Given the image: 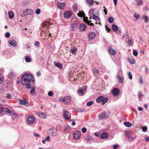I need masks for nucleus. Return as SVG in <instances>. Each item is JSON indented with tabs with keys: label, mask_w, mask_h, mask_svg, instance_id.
Wrapping results in <instances>:
<instances>
[{
	"label": "nucleus",
	"mask_w": 149,
	"mask_h": 149,
	"mask_svg": "<svg viewBox=\"0 0 149 149\" xmlns=\"http://www.w3.org/2000/svg\"><path fill=\"white\" fill-rule=\"evenodd\" d=\"M125 135L128 139L130 141H133L135 139V138L133 136V133L131 132H126Z\"/></svg>",
	"instance_id": "7ed1b4c3"
},
{
	"label": "nucleus",
	"mask_w": 149,
	"mask_h": 149,
	"mask_svg": "<svg viewBox=\"0 0 149 149\" xmlns=\"http://www.w3.org/2000/svg\"><path fill=\"white\" fill-rule=\"evenodd\" d=\"M70 27L72 30V31H74L77 29V23H76L74 24H70Z\"/></svg>",
	"instance_id": "9b49d317"
},
{
	"label": "nucleus",
	"mask_w": 149,
	"mask_h": 149,
	"mask_svg": "<svg viewBox=\"0 0 149 149\" xmlns=\"http://www.w3.org/2000/svg\"><path fill=\"white\" fill-rule=\"evenodd\" d=\"M133 54L134 56H136L138 55V52L136 51H134L133 52Z\"/></svg>",
	"instance_id": "0e129e2a"
},
{
	"label": "nucleus",
	"mask_w": 149,
	"mask_h": 149,
	"mask_svg": "<svg viewBox=\"0 0 149 149\" xmlns=\"http://www.w3.org/2000/svg\"><path fill=\"white\" fill-rule=\"evenodd\" d=\"M77 92L78 94H80L81 96L84 95L85 94L83 89L82 88L78 89L77 91Z\"/></svg>",
	"instance_id": "6ab92c4d"
},
{
	"label": "nucleus",
	"mask_w": 149,
	"mask_h": 149,
	"mask_svg": "<svg viewBox=\"0 0 149 149\" xmlns=\"http://www.w3.org/2000/svg\"><path fill=\"white\" fill-rule=\"evenodd\" d=\"M120 93L119 89L117 88H113L112 91V94L115 96L118 95Z\"/></svg>",
	"instance_id": "9d476101"
},
{
	"label": "nucleus",
	"mask_w": 149,
	"mask_h": 149,
	"mask_svg": "<svg viewBox=\"0 0 149 149\" xmlns=\"http://www.w3.org/2000/svg\"><path fill=\"white\" fill-rule=\"evenodd\" d=\"M105 6H104L103 8H104V9L103 10L104 12L105 13V15H106L107 13V9L106 8H105Z\"/></svg>",
	"instance_id": "4d7b16f0"
},
{
	"label": "nucleus",
	"mask_w": 149,
	"mask_h": 149,
	"mask_svg": "<svg viewBox=\"0 0 149 149\" xmlns=\"http://www.w3.org/2000/svg\"><path fill=\"white\" fill-rule=\"evenodd\" d=\"M86 130L87 129L86 128L83 127L82 129V132L83 133H85L86 132Z\"/></svg>",
	"instance_id": "052dcab7"
},
{
	"label": "nucleus",
	"mask_w": 149,
	"mask_h": 149,
	"mask_svg": "<svg viewBox=\"0 0 149 149\" xmlns=\"http://www.w3.org/2000/svg\"><path fill=\"white\" fill-rule=\"evenodd\" d=\"M142 19L145 20V22H147L148 20V18L147 16L144 15L143 16Z\"/></svg>",
	"instance_id": "e433bc0d"
},
{
	"label": "nucleus",
	"mask_w": 149,
	"mask_h": 149,
	"mask_svg": "<svg viewBox=\"0 0 149 149\" xmlns=\"http://www.w3.org/2000/svg\"><path fill=\"white\" fill-rule=\"evenodd\" d=\"M143 96V95L142 94L141 92H139L138 93V97L139 99V101H142V99L141 98V96Z\"/></svg>",
	"instance_id": "4c0bfd02"
},
{
	"label": "nucleus",
	"mask_w": 149,
	"mask_h": 149,
	"mask_svg": "<svg viewBox=\"0 0 149 149\" xmlns=\"http://www.w3.org/2000/svg\"><path fill=\"white\" fill-rule=\"evenodd\" d=\"M71 97L70 96L66 95L63 98V102L65 104L69 103L71 100Z\"/></svg>",
	"instance_id": "423d86ee"
},
{
	"label": "nucleus",
	"mask_w": 149,
	"mask_h": 149,
	"mask_svg": "<svg viewBox=\"0 0 149 149\" xmlns=\"http://www.w3.org/2000/svg\"><path fill=\"white\" fill-rule=\"evenodd\" d=\"M48 95L49 96H51L53 95V92L52 91H50L48 93Z\"/></svg>",
	"instance_id": "864d4df0"
},
{
	"label": "nucleus",
	"mask_w": 149,
	"mask_h": 149,
	"mask_svg": "<svg viewBox=\"0 0 149 149\" xmlns=\"http://www.w3.org/2000/svg\"><path fill=\"white\" fill-rule=\"evenodd\" d=\"M31 82H25V84L23 85H26V87L27 88V89H30L31 88V85L30 84V83Z\"/></svg>",
	"instance_id": "a878e982"
},
{
	"label": "nucleus",
	"mask_w": 149,
	"mask_h": 149,
	"mask_svg": "<svg viewBox=\"0 0 149 149\" xmlns=\"http://www.w3.org/2000/svg\"><path fill=\"white\" fill-rule=\"evenodd\" d=\"M71 53L72 54H74L77 52V49L76 48L72 49L70 50Z\"/></svg>",
	"instance_id": "c9c22d12"
},
{
	"label": "nucleus",
	"mask_w": 149,
	"mask_h": 149,
	"mask_svg": "<svg viewBox=\"0 0 149 149\" xmlns=\"http://www.w3.org/2000/svg\"><path fill=\"white\" fill-rule=\"evenodd\" d=\"M95 34L94 33L91 32L89 34V38L90 39H93L95 38Z\"/></svg>",
	"instance_id": "4be33fe9"
},
{
	"label": "nucleus",
	"mask_w": 149,
	"mask_h": 149,
	"mask_svg": "<svg viewBox=\"0 0 149 149\" xmlns=\"http://www.w3.org/2000/svg\"><path fill=\"white\" fill-rule=\"evenodd\" d=\"M27 121L29 124H32L35 121L34 118L32 116H29L27 118Z\"/></svg>",
	"instance_id": "1a4fd4ad"
},
{
	"label": "nucleus",
	"mask_w": 149,
	"mask_h": 149,
	"mask_svg": "<svg viewBox=\"0 0 149 149\" xmlns=\"http://www.w3.org/2000/svg\"><path fill=\"white\" fill-rule=\"evenodd\" d=\"M124 125L127 127H130L132 125V124L129 122H125L124 123Z\"/></svg>",
	"instance_id": "bb28decb"
},
{
	"label": "nucleus",
	"mask_w": 149,
	"mask_h": 149,
	"mask_svg": "<svg viewBox=\"0 0 149 149\" xmlns=\"http://www.w3.org/2000/svg\"><path fill=\"white\" fill-rule=\"evenodd\" d=\"M40 45V43L38 41H36L34 43V45L36 46H38Z\"/></svg>",
	"instance_id": "13d9d810"
},
{
	"label": "nucleus",
	"mask_w": 149,
	"mask_h": 149,
	"mask_svg": "<svg viewBox=\"0 0 149 149\" xmlns=\"http://www.w3.org/2000/svg\"><path fill=\"white\" fill-rule=\"evenodd\" d=\"M71 127L68 125L64 126L63 131L65 132H69L71 130Z\"/></svg>",
	"instance_id": "2eb2a0df"
},
{
	"label": "nucleus",
	"mask_w": 149,
	"mask_h": 149,
	"mask_svg": "<svg viewBox=\"0 0 149 149\" xmlns=\"http://www.w3.org/2000/svg\"><path fill=\"white\" fill-rule=\"evenodd\" d=\"M23 12H24V14L23 15L21 14L22 17H24L27 15L32 16L34 13L33 11L30 9H26L23 11Z\"/></svg>",
	"instance_id": "f03ea898"
},
{
	"label": "nucleus",
	"mask_w": 149,
	"mask_h": 149,
	"mask_svg": "<svg viewBox=\"0 0 149 149\" xmlns=\"http://www.w3.org/2000/svg\"><path fill=\"white\" fill-rule=\"evenodd\" d=\"M128 75L129 76V78L130 79H132V76L130 72H129L128 73Z\"/></svg>",
	"instance_id": "3c124183"
},
{
	"label": "nucleus",
	"mask_w": 149,
	"mask_h": 149,
	"mask_svg": "<svg viewBox=\"0 0 149 149\" xmlns=\"http://www.w3.org/2000/svg\"><path fill=\"white\" fill-rule=\"evenodd\" d=\"M19 104L23 105H26V103L28 102L26 101L25 100H19Z\"/></svg>",
	"instance_id": "7c9ffc66"
},
{
	"label": "nucleus",
	"mask_w": 149,
	"mask_h": 149,
	"mask_svg": "<svg viewBox=\"0 0 149 149\" xmlns=\"http://www.w3.org/2000/svg\"><path fill=\"white\" fill-rule=\"evenodd\" d=\"M147 130V128L146 126H144L142 128V131L143 132H146Z\"/></svg>",
	"instance_id": "de8ad7c7"
},
{
	"label": "nucleus",
	"mask_w": 149,
	"mask_h": 149,
	"mask_svg": "<svg viewBox=\"0 0 149 149\" xmlns=\"http://www.w3.org/2000/svg\"><path fill=\"white\" fill-rule=\"evenodd\" d=\"M51 22L49 21H47L45 22H44L42 24V26L43 27L44 26H47V27H49V26L50 25H51Z\"/></svg>",
	"instance_id": "412c9836"
},
{
	"label": "nucleus",
	"mask_w": 149,
	"mask_h": 149,
	"mask_svg": "<svg viewBox=\"0 0 149 149\" xmlns=\"http://www.w3.org/2000/svg\"><path fill=\"white\" fill-rule=\"evenodd\" d=\"M94 10L93 9H90L88 12V13L89 14V15L90 16V17H91V16H93L94 14Z\"/></svg>",
	"instance_id": "c756f323"
},
{
	"label": "nucleus",
	"mask_w": 149,
	"mask_h": 149,
	"mask_svg": "<svg viewBox=\"0 0 149 149\" xmlns=\"http://www.w3.org/2000/svg\"><path fill=\"white\" fill-rule=\"evenodd\" d=\"M105 100V98L103 96H100L98 97L96 100V101L98 103L102 102Z\"/></svg>",
	"instance_id": "f8f14e48"
},
{
	"label": "nucleus",
	"mask_w": 149,
	"mask_h": 149,
	"mask_svg": "<svg viewBox=\"0 0 149 149\" xmlns=\"http://www.w3.org/2000/svg\"><path fill=\"white\" fill-rule=\"evenodd\" d=\"M127 43L129 45H132V41L131 40H128L127 41Z\"/></svg>",
	"instance_id": "680f3d73"
},
{
	"label": "nucleus",
	"mask_w": 149,
	"mask_h": 149,
	"mask_svg": "<svg viewBox=\"0 0 149 149\" xmlns=\"http://www.w3.org/2000/svg\"><path fill=\"white\" fill-rule=\"evenodd\" d=\"M11 97V95L10 94L7 93L6 95V97L8 98H10Z\"/></svg>",
	"instance_id": "e2e57ef3"
},
{
	"label": "nucleus",
	"mask_w": 149,
	"mask_h": 149,
	"mask_svg": "<svg viewBox=\"0 0 149 149\" xmlns=\"http://www.w3.org/2000/svg\"><path fill=\"white\" fill-rule=\"evenodd\" d=\"M79 16L82 17H84L85 15V14L84 13L83 11H79V14H77Z\"/></svg>",
	"instance_id": "2f4dec72"
},
{
	"label": "nucleus",
	"mask_w": 149,
	"mask_h": 149,
	"mask_svg": "<svg viewBox=\"0 0 149 149\" xmlns=\"http://www.w3.org/2000/svg\"><path fill=\"white\" fill-rule=\"evenodd\" d=\"M36 88L35 87H32V89L31 90V91H30V93L31 94L33 95H35V90Z\"/></svg>",
	"instance_id": "cd10ccee"
},
{
	"label": "nucleus",
	"mask_w": 149,
	"mask_h": 149,
	"mask_svg": "<svg viewBox=\"0 0 149 149\" xmlns=\"http://www.w3.org/2000/svg\"><path fill=\"white\" fill-rule=\"evenodd\" d=\"M5 36L7 38H9L10 36V34L8 32H7L5 34Z\"/></svg>",
	"instance_id": "603ef678"
},
{
	"label": "nucleus",
	"mask_w": 149,
	"mask_h": 149,
	"mask_svg": "<svg viewBox=\"0 0 149 149\" xmlns=\"http://www.w3.org/2000/svg\"><path fill=\"white\" fill-rule=\"evenodd\" d=\"M18 117L17 115L15 113H14L13 115H12V118L13 120H14L17 117Z\"/></svg>",
	"instance_id": "8fccbe9b"
},
{
	"label": "nucleus",
	"mask_w": 149,
	"mask_h": 149,
	"mask_svg": "<svg viewBox=\"0 0 149 149\" xmlns=\"http://www.w3.org/2000/svg\"><path fill=\"white\" fill-rule=\"evenodd\" d=\"M8 14L9 18L10 19L13 18L14 17V14L12 11H9Z\"/></svg>",
	"instance_id": "5701e85b"
},
{
	"label": "nucleus",
	"mask_w": 149,
	"mask_h": 149,
	"mask_svg": "<svg viewBox=\"0 0 149 149\" xmlns=\"http://www.w3.org/2000/svg\"><path fill=\"white\" fill-rule=\"evenodd\" d=\"M89 6H92L94 3V1L93 0H86Z\"/></svg>",
	"instance_id": "72a5a7b5"
},
{
	"label": "nucleus",
	"mask_w": 149,
	"mask_h": 149,
	"mask_svg": "<svg viewBox=\"0 0 149 149\" xmlns=\"http://www.w3.org/2000/svg\"><path fill=\"white\" fill-rule=\"evenodd\" d=\"M70 113L67 111L65 110H63V118L67 120H69L68 118L67 117V116H68V114H66V113Z\"/></svg>",
	"instance_id": "b1692460"
},
{
	"label": "nucleus",
	"mask_w": 149,
	"mask_h": 149,
	"mask_svg": "<svg viewBox=\"0 0 149 149\" xmlns=\"http://www.w3.org/2000/svg\"><path fill=\"white\" fill-rule=\"evenodd\" d=\"M93 103V102L91 101L88 102H87L86 105L87 106L90 107L91 106Z\"/></svg>",
	"instance_id": "79ce46f5"
},
{
	"label": "nucleus",
	"mask_w": 149,
	"mask_h": 149,
	"mask_svg": "<svg viewBox=\"0 0 149 149\" xmlns=\"http://www.w3.org/2000/svg\"><path fill=\"white\" fill-rule=\"evenodd\" d=\"M71 15V12L69 11H67L64 13V17L66 18H69Z\"/></svg>",
	"instance_id": "4468645a"
},
{
	"label": "nucleus",
	"mask_w": 149,
	"mask_h": 149,
	"mask_svg": "<svg viewBox=\"0 0 149 149\" xmlns=\"http://www.w3.org/2000/svg\"><path fill=\"white\" fill-rule=\"evenodd\" d=\"M88 18H86L84 17V21L85 22L87 23L88 25H94L93 23H91V22H92L91 20H90L89 22L88 19H87Z\"/></svg>",
	"instance_id": "f3484780"
},
{
	"label": "nucleus",
	"mask_w": 149,
	"mask_h": 149,
	"mask_svg": "<svg viewBox=\"0 0 149 149\" xmlns=\"http://www.w3.org/2000/svg\"><path fill=\"white\" fill-rule=\"evenodd\" d=\"M9 43L11 46L14 47H16L17 46V43L16 41L13 39L10 40L8 42Z\"/></svg>",
	"instance_id": "6e6552de"
},
{
	"label": "nucleus",
	"mask_w": 149,
	"mask_h": 149,
	"mask_svg": "<svg viewBox=\"0 0 149 149\" xmlns=\"http://www.w3.org/2000/svg\"><path fill=\"white\" fill-rule=\"evenodd\" d=\"M73 9L74 11H75L77 10V7L76 4H74L73 5Z\"/></svg>",
	"instance_id": "09e8293b"
},
{
	"label": "nucleus",
	"mask_w": 149,
	"mask_h": 149,
	"mask_svg": "<svg viewBox=\"0 0 149 149\" xmlns=\"http://www.w3.org/2000/svg\"><path fill=\"white\" fill-rule=\"evenodd\" d=\"M25 60L26 62H30L31 61L30 57L28 56L26 57Z\"/></svg>",
	"instance_id": "37998d69"
},
{
	"label": "nucleus",
	"mask_w": 149,
	"mask_h": 149,
	"mask_svg": "<svg viewBox=\"0 0 149 149\" xmlns=\"http://www.w3.org/2000/svg\"><path fill=\"white\" fill-rule=\"evenodd\" d=\"M117 77L118 78V82L120 83H123L124 82L123 77H121L118 73L117 76Z\"/></svg>",
	"instance_id": "ddd939ff"
},
{
	"label": "nucleus",
	"mask_w": 149,
	"mask_h": 149,
	"mask_svg": "<svg viewBox=\"0 0 149 149\" xmlns=\"http://www.w3.org/2000/svg\"><path fill=\"white\" fill-rule=\"evenodd\" d=\"M109 113L107 112L104 111L99 115L98 118L100 119L106 118L109 116Z\"/></svg>",
	"instance_id": "20e7f679"
},
{
	"label": "nucleus",
	"mask_w": 149,
	"mask_h": 149,
	"mask_svg": "<svg viewBox=\"0 0 149 149\" xmlns=\"http://www.w3.org/2000/svg\"><path fill=\"white\" fill-rule=\"evenodd\" d=\"M112 29L114 31H117L118 29V26L115 24H113L112 25Z\"/></svg>",
	"instance_id": "473e14b6"
},
{
	"label": "nucleus",
	"mask_w": 149,
	"mask_h": 149,
	"mask_svg": "<svg viewBox=\"0 0 149 149\" xmlns=\"http://www.w3.org/2000/svg\"><path fill=\"white\" fill-rule=\"evenodd\" d=\"M128 61L132 64H134L135 61V60L132 58H130L128 59Z\"/></svg>",
	"instance_id": "f704fd0d"
},
{
	"label": "nucleus",
	"mask_w": 149,
	"mask_h": 149,
	"mask_svg": "<svg viewBox=\"0 0 149 149\" xmlns=\"http://www.w3.org/2000/svg\"><path fill=\"white\" fill-rule=\"evenodd\" d=\"M100 137L102 139H107L108 137V134L107 132H103L101 134Z\"/></svg>",
	"instance_id": "a211bd4d"
},
{
	"label": "nucleus",
	"mask_w": 149,
	"mask_h": 149,
	"mask_svg": "<svg viewBox=\"0 0 149 149\" xmlns=\"http://www.w3.org/2000/svg\"><path fill=\"white\" fill-rule=\"evenodd\" d=\"M134 17L135 18H139L140 17V15L139 14H134Z\"/></svg>",
	"instance_id": "6e6d98bb"
},
{
	"label": "nucleus",
	"mask_w": 149,
	"mask_h": 149,
	"mask_svg": "<svg viewBox=\"0 0 149 149\" xmlns=\"http://www.w3.org/2000/svg\"><path fill=\"white\" fill-rule=\"evenodd\" d=\"M34 80V77L32 75L30 74H26L22 76L21 82L22 85H24L25 84V82H32Z\"/></svg>",
	"instance_id": "f257e3e1"
},
{
	"label": "nucleus",
	"mask_w": 149,
	"mask_h": 149,
	"mask_svg": "<svg viewBox=\"0 0 149 149\" xmlns=\"http://www.w3.org/2000/svg\"><path fill=\"white\" fill-rule=\"evenodd\" d=\"M98 71L97 69H94L93 70V72L94 74H97L98 73Z\"/></svg>",
	"instance_id": "bf43d9fd"
},
{
	"label": "nucleus",
	"mask_w": 149,
	"mask_h": 149,
	"mask_svg": "<svg viewBox=\"0 0 149 149\" xmlns=\"http://www.w3.org/2000/svg\"><path fill=\"white\" fill-rule=\"evenodd\" d=\"M25 46L26 47V48L27 49H28L30 48V46L28 44H26L25 45Z\"/></svg>",
	"instance_id": "774afa93"
},
{
	"label": "nucleus",
	"mask_w": 149,
	"mask_h": 149,
	"mask_svg": "<svg viewBox=\"0 0 149 149\" xmlns=\"http://www.w3.org/2000/svg\"><path fill=\"white\" fill-rule=\"evenodd\" d=\"M56 131L54 127H52L50 128L47 131V133L48 134L51 136H55L56 135Z\"/></svg>",
	"instance_id": "39448f33"
},
{
	"label": "nucleus",
	"mask_w": 149,
	"mask_h": 149,
	"mask_svg": "<svg viewBox=\"0 0 149 149\" xmlns=\"http://www.w3.org/2000/svg\"><path fill=\"white\" fill-rule=\"evenodd\" d=\"M3 108L0 105V113H1L3 111Z\"/></svg>",
	"instance_id": "69168bd1"
},
{
	"label": "nucleus",
	"mask_w": 149,
	"mask_h": 149,
	"mask_svg": "<svg viewBox=\"0 0 149 149\" xmlns=\"http://www.w3.org/2000/svg\"><path fill=\"white\" fill-rule=\"evenodd\" d=\"M108 51L110 54L112 55H114L116 53V51L112 48H110Z\"/></svg>",
	"instance_id": "393cba45"
},
{
	"label": "nucleus",
	"mask_w": 149,
	"mask_h": 149,
	"mask_svg": "<svg viewBox=\"0 0 149 149\" xmlns=\"http://www.w3.org/2000/svg\"><path fill=\"white\" fill-rule=\"evenodd\" d=\"M92 18L93 19H94L95 21H98L99 19V17L97 16H96L95 14H93V16H91V17L89 18V19H91Z\"/></svg>",
	"instance_id": "c85d7f7f"
},
{
	"label": "nucleus",
	"mask_w": 149,
	"mask_h": 149,
	"mask_svg": "<svg viewBox=\"0 0 149 149\" xmlns=\"http://www.w3.org/2000/svg\"><path fill=\"white\" fill-rule=\"evenodd\" d=\"M114 21V19L112 17H110L108 18V21L110 23H112Z\"/></svg>",
	"instance_id": "49530a36"
},
{
	"label": "nucleus",
	"mask_w": 149,
	"mask_h": 149,
	"mask_svg": "<svg viewBox=\"0 0 149 149\" xmlns=\"http://www.w3.org/2000/svg\"><path fill=\"white\" fill-rule=\"evenodd\" d=\"M87 140L88 142L91 143L93 140V137L88 136L87 137Z\"/></svg>",
	"instance_id": "58836bf2"
},
{
	"label": "nucleus",
	"mask_w": 149,
	"mask_h": 149,
	"mask_svg": "<svg viewBox=\"0 0 149 149\" xmlns=\"http://www.w3.org/2000/svg\"><path fill=\"white\" fill-rule=\"evenodd\" d=\"M5 112H6L8 113H11L10 110L8 108H3Z\"/></svg>",
	"instance_id": "a19ab883"
},
{
	"label": "nucleus",
	"mask_w": 149,
	"mask_h": 149,
	"mask_svg": "<svg viewBox=\"0 0 149 149\" xmlns=\"http://www.w3.org/2000/svg\"><path fill=\"white\" fill-rule=\"evenodd\" d=\"M74 137L76 140H78L81 136L80 132L79 131H76L74 133Z\"/></svg>",
	"instance_id": "0eeeda50"
},
{
	"label": "nucleus",
	"mask_w": 149,
	"mask_h": 149,
	"mask_svg": "<svg viewBox=\"0 0 149 149\" xmlns=\"http://www.w3.org/2000/svg\"><path fill=\"white\" fill-rule=\"evenodd\" d=\"M139 83L142 84H143V77L141 76H140L139 78Z\"/></svg>",
	"instance_id": "ea45409f"
},
{
	"label": "nucleus",
	"mask_w": 149,
	"mask_h": 149,
	"mask_svg": "<svg viewBox=\"0 0 149 149\" xmlns=\"http://www.w3.org/2000/svg\"><path fill=\"white\" fill-rule=\"evenodd\" d=\"M50 139V137L49 136H48L45 139V140L46 141H49Z\"/></svg>",
	"instance_id": "338daca9"
},
{
	"label": "nucleus",
	"mask_w": 149,
	"mask_h": 149,
	"mask_svg": "<svg viewBox=\"0 0 149 149\" xmlns=\"http://www.w3.org/2000/svg\"><path fill=\"white\" fill-rule=\"evenodd\" d=\"M40 10L39 8L37 9L36 10V12H35L37 14H38V15L40 13Z\"/></svg>",
	"instance_id": "5fc2aeb1"
},
{
	"label": "nucleus",
	"mask_w": 149,
	"mask_h": 149,
	"mask_svg": "<svg viewBox=\"0 0 149 149\" xmlns=\"http://www.w3.org/2000/svg\"><path fill=\"white\" fill-rule=\"evenodd\" d=\"M143 3V1L141 0H138L136 3V4L138 6L141 5Z\"/></svg>",
	"instance_id": "a18cd8bd"
},
{
	"label": "nucleus",
	"mask_w": 149,
	"mask_h": 149,
	"mask_svg": "<svg viewBox=\"0 0 149 149\" xmlns=\"http://www.w3.org/2000/svg\"><path fill=\"white\" fill-rule=\"evenodd\" d=\"M86 27L85 24H82L80 25L79 28L81 31H84L86 29Z\"/></svg>",
	"instance_id": "aec40b11"
},
{
	"label": "nucleus",
	"mask_w": 149,
	"mask_h": 149,
	"mask_svg": "<svg viewBox=\"0 0 149 149\" xmlns=\"http://www.w3.org/2000/svg\"><path fill=\"white\" fill-rule=\"evenodd\" d=\"M57 6L59 9H63L65 6V3H57Z\"/></svg>",
	"instance_id": "dca6fc26"
},
{
	"label": "nucleus",
	"mask_w": 149,
	"mask_h": 149,
	"mask_svg": "<svg viewBox=\"0 0 149 149\" xmlns=\"http://www.w3.org/2000/svg\"><path fill=\"white\" fill-rule=\"evenodd\" d=\"M108 99L107 98L105 97V100H104V101L101 102L102 105H103L105 103H106L107 102V101H108Z\"/></svg>",
	"instance_id": "c03bdc74"
}]
</instances>
